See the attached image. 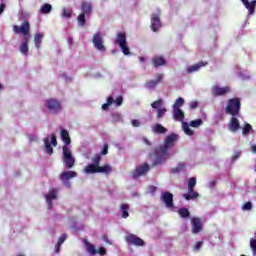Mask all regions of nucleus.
<instances>
[{
  "instance_id": "nucleus-1",
  "label": "nucleus",
  "mask_w": 256,
  "mask_h": 256,
  "mask_svg": "<svg viewBox=\"0 0 256 256\" xmlns=\"http://www.w3.org/2000/svg\"><path fill=\"white\" fill-rule=\"evenodd\" d=\"M177 139H179V135L175 133L170 134L165 138L164 145L156 150V163H161L164 159H169V157L175 155V152L171 151V148L175 145Z\"/></svg>"
},
{
  "instance_id": "nucleus-2",
  "label": "nucleus",
  "mask_w": 256,
  "mask_h": 256,
  "mask_svg": "<svg viewBox=\"0 0 256 256\" xmlns=\"http://www.w3.org/2000/svg\"><path fill=\"white\" fill-rule=\"evenodd\" d=\"M101 162V155L97 154L92 158V164H88L84 168V173L86 175H93V173H104L105 175H109L113 169L111 168V165L106 164L104 166H99V163Z\"/></svg>"
},
{
  "instance_id": "nucleus-3",
  "label": "nucleus",
  "mask_w": 256,
  "mask_h": 256,
  "mask_svg": "<svg viewBox=\"0 0 256 256\" xmlns=\"http://www.w3.org/2000/svg\"><path fill=\"white\" fill-rule=\"evenodd\" d=\"M62 163L66 169H73L75 167V157L71 152V146L62 147Z\"/></svg>"
},
{
  "instance_id": "nucleus-4",
  "label": "nucleus",
  "mask_w": 256,
  "mask_h": 256,
  "mask_svg": "<svg viewBox=\"0 0 256 256\" xmlns=\"http://www.w3.org/2000/svg\"><path fill=\"white\" fill-rule=\"evenodd\" d=\"M241 111V100L239 98H232L226 103V114L237 117Z\"/></svg>"
},
{
  "instance_id": "nucleus-5",
  "label": "nucleus",
  "mask_w": 256,
  "mask_h": 256,
  "mask_svg": "<svg viewBox=\"0 0 256 256\" xmlns=\"http://www.w3.org/2000/svg\"><path fill=\"white\" fill-rule=\"evenodd\" d=\"M92 45L95 50L100 53H105V51H107V48H105V41L103 40V34L101 32H96L92 36Z\"/></svg>"
},
{
  "instance_id": "nucleus-6",
  "label": "nucleus",
  "mask_w": 256,
  "mask_h": 256,
  "mask_svg": "<svg viewBox=\"0 0 256 256\" xmlns=\"http://www.w3.org/2000/svg\"><path fill=\"white\" fill-rule=\"evenodd\" d=\"M46 108L51 115H57V113H61V109H63L61 102L55 98L46 100Z\"/></svg>"
},
{
  "instance_id": "nucleus-7",
  "label": "nucleus",
  "mask_w": 256,
  "mask_h": 256,
  "mask_svg": "<svg viewBox=\"0 0 256 256\" xmlns=\"http://www.w3.org/2000/svg\"><path fill=\"white\" fill-rule=\"evenodd\" d=\"M115 43L120 47L124 55H131V52H129V47L127 46V36L124 33L117 34Z\"/></svg>"
},
{
  "instance_id": "nucleus-8",
  "label": "nucleus",
  "mask_w": 256,
  "mask_h": 256,
  "mask_svg": "<svg viewBox=\"0 0 256 256\" xmlns=\"http://www.w3.org/2000/svg\"><path fill=\"white\" fill-rule=\"evenodd\" d=\"M31 29V26L29 24V21L25 20L21 26L14 25L13 31L16 33V35H23L24 37H31L29 34V31Z\"/></svg>"
},
{
  "instance_id": "nucleus-9",
  "label": "nucleus",
  "mask_w": 256,
  "mask_h": 256,
  "mask_svg": "<svg viewBox=\"0 0 256 256\" xmlns=\"http://www.w3.org/2000/svg\"><path fill=\"white\" fill-rule=\"evenodd\" d=\"M125 241L128 245H133L134 247H145V241L135 234L128 233L125 236Z\"/></svg>"
},
{
  "instance_id": "nucleus-10",
  "label": "nucleus",
  "mask_w": 256,
  "mask_h": 256,
  "mask_svg": "<svg viewBox=\"0 0 256 256\" xmlns=\"http://www.w3.org/2000/svg\"><path fill=\"white\" fill-rule=\"evenodd\" d=\"M74 177H77V172L75 171H63L60 174V181H62L63 185L66 186L67 189H71V182L70 179H74Z\"/></svg>"
},
{
  "instance_id": "nucleus-11",
  "label": "nucleus",
  "mask_w": 256,
  "mask_h": 256,
  "mask_svg": "<svg viewBox=\"0 0 256 256\" xmlns=\"http://www.w3.org/2000/svg\"><path fill=\"white\" fill-rule=\"evenodd\" d=\"M115 105V107H121L123 105V97L118 96L116 99L113 96L107 98L106 103L102 105V111H109V107Z\"/></svg>"
},
{
  "instance_id": "nucleus-12",
  "label": "nucleus",
  "mask_w": 256,
  "mask_h": 256,
  "mask_svg": "<svg viewBox=\"0 0 256 256\" xmlns=\"http://www.w3.org/2000/svg\"><path fill=\"white\" fill-rule=\"evenodd\" d=\"M52 145V146H51ZM45 153L51 155L53 153V147H57V137L54 134L44 139Z\"/></svg>"
},
{
  "instance_id": "nucleus-13",
  "label": "nucleus",
  "mask_w": 256,
  "mask_h": 256,
  "mask_svg": "<svg viewBox=\"0 0 256 256\" xmlns=\"http://www.w3.org/2000/svg\"><path fill=\"white\" fill-rule=\"evenodd\" d=\"M161 11H157L151 15V29L154 32H157L161 29Z\"/></svg>"
},
{
  "instance_id": "nucleus-14",
  "label": "nucleus",
  "mask_w": 256,
  "mask_h": 256,
  "mask_svg": "<svg viewBox=\"0 0 256 256\" xmlns=\"http://www.w3.org/2000/svg\"><path fill=\"white\" fill-rule=\"evenodd\" d=\"M192 233L198 235L203 231V220L201 218L194 217L191 219Z\"/></svg>"
},
{
  "instance_id": "nucleus-15",
  "label": "nucleus",
  "mask_w": 256,
  "mask_h": 256,
  "mask_svg": "<svg viewBox=\"0 0 256 256\" xmlns=\"http://www.w3.org/2000/svg\"><path fill=\"white\" fill-rule=\"evenodd\" d=\"M149 172V164H142L136 167L135 171L132 173L133 179H137L138 177H143V175H147Z\"/></svg>"
},
{
  "instance_id": "nucleus-16",
  "label": "nucleus",
  "mask_w": 256,
  "mask_h": 256,
  "mask_svg": "<svg viewBox=\"0 0 256 256\" xmlns=\"http://www.w3.org/2000/svg\"><path fill=\"white\" fill-rule=\"evenodd\" d=\"M31 39V36H23L22 42L19 47V51L21 55H24L27 57L29 55V41Z\"/></svg>"
},
{
  "instance_id": "nucleus-17",
  "label": "nucleus",
  "mask_w": 256,
  "mask_h": 256,
  "mask_svg": "<svg viewBox=\"0 0 256 256\" xmlns=\"http://www.w3.org/2000/svg\"><path fill=\"white\" fill-rule=\"evenodd\" d=\"M161 201L167 209H173V194L171 192H162Z\"/></svg>"
},
{
  "instance_id": "nucleus-18",
  "label": "nucleus",
  "mask_w": 256,
  "mask_h": 256,
  "mask_svg": "<svg viewBox=\"0 0 256 256\" xmlns=\"http://www.w3.org/2000/svg\"><path fill=\"white\" fill-rule=\"evenodd\" d=\"M58 191L55 189L50 190L47 194L44 195L46 199V203L48 205V209H53V201L57 199Z\"/></svg>"
},
{
  "instance_id": "nucleus-19",
  "label": "nucleus",
  "mask_w": 256,
  "mask_h": 256,
  "mask_svg": "<svg viewBox=\"0 0 256 256\" xmlns=\"http://www.w3.org/2000/svg\"><path fill=\"white\" fill-rule=\"evenodd\" d=\"M212 93H213V95H216L218 97L221 95H227V93H231V87H229V86L220 87V86L216 85V86H213Z\"/></svg>"
},
{
  "instance_id": "nucleus-20",
  "label": "nucleus",
  "mask_w": 256,
  "mask_h": 256,
  "mask_svg": "<svg viewBox=\"0 0 256 256\" xmlns=\"http://www.w3.org/2000/svg\"><path fill=\"white\" fill-rule=\"evenodd\" d=\"M240 127H241V124L239 123V119H237L235 116H232L228 123L229 131H231V133H237Z\"/></svg>"
},
{
  "instance_id": "nucleus-21",
  "label": "nucleus",
  "mask_w": 256,
  "mask_h": 256,
  "mask_svg": "<svg viewBox=\"0 0 256 256\" xmlns=\"http://www.w3.org/2000/svg\"><path fill=\"white\" fill-rule=\"evenodd\" d=\"M205 65H207V62H199L197 64H193V65H190V66H187L186 67V73L188 75H191L193 73H197V71H199L201 69V67H205Z\"/></svg>"
},
{
  "instance_id": "nucleus-22",
  "label": "nucleus",
  "mask_w": 256,
  "mask_h": 256,
  "mask_svg": "<svg viewBox=\"0 0 256 256\" xmlns=\"http://www.w3.org/2000/svg\"><path fill=\"white\" fill-rule=\"evenodd\" d=\"M244 7L248 10V15H255L256 0H241Z\"/></svg>"
},
{
  "instance_id": "nucleus-23",
  "label": "nucleus",
  "mask_w": 256,
  "mask_h": 256,
  "mask_svg": "<svg viewBox=\"0 0 256 256\" xmlns=\"http://www.w3.org/2000/svg\"><path fill=\"white\" fill-rule=\"evenodd\" d=\"M152 65L157 69L158 67L167 65V60L163 56L157 55L152 58Z\"/></svg>"
},
{
  "instance_id": "nucleus-24",
  "label": "nucleus",
  "mask_w": 256,
  "mask_h": 256,
  "mask_svg": "<svg viewBox=\"0 0 256 256\" xmlns=\"http://www.w3.org/2000/svg\"><path fill=\"white\" fill-rule=\"evenodd\" d=\"M160 81H163V74H158L156 76V80H151L146 83V89H155L157 85L160 83Z\"/></svg>"
},
{
  "instance_id": "nucleus-25",
  "label": "nucleus",
  "mask_w": 256,
  "mask_h": 256,
  "mask_svg": "<svg viewBox=\"0 0 256 256\" xmlns=\"http://www.w3.org/2000/svg\"><path fill=\"white\" fill-rule=\"evenodd\" d=\"M173 119L175 121H180V123H185V113L181 109H173Z\"/></svg>"
},
{
  "instance_id": "nucleus-26",
  "label": "nucleus",
  "mask_w": 256,
  "mask_h": 256,
  "mask_svg": "<svg viewBox=\"0 0 256 256\" xmlns=\"http://www.w3.org/2000/svg\"><path fill=\"white\" fill-rule=\"evenodd\" d=\"M151 129H152V133H157L159 135H165V133H167V128H165L161 124H154L151 126Z\"/></svg>"
},
{
  "instance_id": "nucleus-27",
  "label": "nucleus",
  "mask_w": 256,
  "mask_h": 256,
  "mask_svg": "<svg viewBox=\"0 0 256 256\" xmlns=\"http://www.w3.org/2000/svg\"><path fill=\"white\" fill-rule=\"evenodd\" d=\"M61 139L64 143L63 147H69L71 145V137L69 136V132L65 129L61 131Z\"/></svg>"
},
{
  "instance_id": "nucleus-28",
  "label": "nucleus",
  "mask_w": 256,
  "mask_h": 256,
  "mask_svg": "<svg viewBox=\"0 0 256 256\" xmlns=\"http://www.w3.org/2000/svg\"><path fill=\"white\" fill-rule=\"evenodd\" d=\"M184 199H186V201H191V199H197L199 197V193H197V191H195L193 188L192 189H188V193L183 195Z\"/></svg>"
},
{
  "instance_id": "nucleus-29",
  "label": "nucleus",
  "mask_w": 256,
  "mask_h": 256,
  "mask_svg": "<svg viewBox=\"0 0 256 256\" xmlns=\"http://www.w3.org/2000/svg\"><path fill=\"white\" fill-rule=\"evenodd\" d=\"M81 10H82V14L90 15L91 11H93V7L91 6V3L84 1L82 2Z\"/></svg>"
},
{
  "instance_id": "nucleus-30",
  "label": "nucleus",
  "mask_w": 256,
  "mask_h": 256,
  "mask_svg": "<svg viewBox=\"0 0 256 256\" xmlns=\"http://www.w3.org/2000/svg\"><path fill=\"white\" fill-rule=\"evenodd\" d=\"M43 43V34L36 33L34 35V45L37 50L41 49V44Z\"/></svg>"
},
{
  "instance_id": "nucleus-31",
  "label": "nucleus",
  "mask_w": 256,
  "mask_h": 256,
  "mask_svg": "<svg viewBox=\"0 0 256 256\" xmlns=\"http://www.w3.org/2000/svg\"><path fill=\"white\" fill-rule=\"evenodd\" d=\"M182 130L184 131L185 135H188V137H192V135L195 133V131L191 129V125L188 122H182Z\"/></svg>"
},
{
  "instance_id": "nucleus-32",
  "label": "nucleus",
  "mask_w": 256,
  "mask_h": 256,
  "mask_svg": "<svg viewBox=\"0 0 256 256\" xmlns=\"http://www.w3.org/2000/svg\"><path fill=\"white\" fill-rule=\"evenodd\" d=\"M72 16H73V9L69 7L62 8V13H61L62 19H71Z\"/></svg>"
},
{
  "instance_id": "nucleus-33",
  "label": "nucleus",
  "mask_w": 256,
  "mask_h": 256,
  "mask_svg": "<svg viewBox=\"0 0 256 256\" xmlns=\"http://www.w3.org/2000/svg\"><path fill=\"white\" fill-rule=\"evenodd\" d=\"M120 211H121V218L122 219H127V217H129V206H128V204H122L120 206Z\"/></svg>"
},
{
  "instance_id": "nucleus-34",
  "label": "nucleus",
  "mask_w": 256,
  "mask_h": 256,
  "mask_svg": "<svg viewBox=\"0 0 256 256\" xmlns=\"http://www.w3.org/2000/svg\"><path fill=\"white\" fill-rule=\"evenodd\" d=\"M84 245L86 246V249L90 255H97V250L93 244L89 243L87 240H84Z\"/></svg>"
},
{
  "instance_id": "nucleus-35",
  "label": "nucleus",
  "mask_w": 256,
  "mask_h": 256,
  "mask_svg": "<svg viewBox=\"0 0 256 256\" xmlns=\"http://www.w3.org/2000/svg\"><path fill=\"white\" fill-rule=\"evenodd\" d=\"M52 9H53V6H51V4L46 3L41 6L40 13H42L43 15H49V13H51Z\"/></svg>"
},
{
  "instance_id": "nucleus-36",
  "label": "nucleus",
  "mask_w": 256,
  "mask_h": 256,
  "mask_svg": "<svg viewBox=\"0 0 256 256\" xmlns=\"http://www.w3.org/2000/svg\"><path fill=\"white\" fill-rule=\"evenodd\" d=\"M183 105H185V99H183L182 97H179V98L176 99V101L174 102L172 108H173V109H181V107H183Z\"/></svg>"
},
{
  "instance_id": "nucleus-37",
  "label": "nucleus",
  "mask_w": 256,
  "mask_h": 256,
  "mask_svg": "<svg viewBox=\"0 0 256 256\" xmlns=\"http://www.w3.org/2000/svg\"><path fill=\"white\" fill-rule=\"evenodd\" d=\"M113 123H121L123 121V115L119 112H114L111 115Z\"/></svg>"
},
{
  "instance_id": "nucleus-38",
  "label": "nucleus",
  "mask_w": 256,
  "mask_h": 256,
  "mask_svg": "<svg viewBox=\"0 0 256 256\" xmlns=\"http://www.w3.org/2000/svg\"><path fill=\"white\" fill-rule=\"evenodd\" d=\"M249 133H254L253 131V127L251 126V124L249 123H246L243 127V130H242V134L247 137V135H249Z\"/></svg>"
},
{
  "instance_id": "nucleus-39",
  "label": "nucleus",
  "mask_w": 256,
  "mask_h": 256,
  "mask_svg": "<svg viewBox=\"0 0 256 256\" xmlns=\"http://www.w3.org/2000/svg\"><path fill=\"white\" fill-rule=\"evenodd\" d=\"M238 75L242 81H249L251 79V74L247 70L240 71Z\"/></svg>"
},
{
  "instance_id": "nucleus-40",
  "label": "nucleus",
  "mask_w": 256,
  "mask_h": 256,
  "mask_svg": "<svg viewBox=\"0 0 256 256\" xmlns=\"http://www.w3.org/2000/svg\"><path fill=\"white\" fill-rule=\"evenodd\" d=\"M181 171H185V163L180 162L178 165L174 168H172V173H181Z\"/></svg>"
},
{
  "instance_id": "nucleus-41",
  "label": "nucleus",
  "mask_w": 256,
  "mask_h": 256,
  "mask_svg": "<svg viewBox=\"0 0 256 256\" xmlns=\"http://www.w3.org/2000/svg\"><path fill=\"white\" fill-rule=\"evenodd\" d=\"M189 125H190V127L197 129V128L201 127V125H203V120L202 119L192 120V121H190Z\"/></svg>"
},
{
  "instance_id": "nucleus-42",
  "label": "nucleus",
  "mask_w": 256,
  "mask_h": 256,
  "mask_svg": "<svg viewBox=\"0 0 256 256\" xmlns=\"http://www.w3.org/2000/svg\"><path fill=\"white\" fill-rule=\"evenodd\" d=\"M178 214L180 215V217H182V219H187V217H189L190 215L189 210L187 208H180L178 210Z\"/></svg>"
},
{
  "instance_id": "nucleus-43",
  "label": "nucleus",
  "mask_w": 256,
  "mask_h": 256,
  "mask_svg": "<svg viewBox=\"0 0 256 256\" xmlns=\"http://www.w3.org/2000/svg\"><path fill=\"white\" fill-rule=\"evenodd\" d=\"M195 185H197V178L191 177L188 179V189H195Z\"/></svg>"
},
{
  "instance_id": "nucleus-44",
  "label": "nucleus",
  "mask_w": 256,
  "mask_h": 256,
  "mask_svg": "<svg viewBox=\"0 0 256 256\" xmlns=\"http://www.w3.org/2000/svg\"><path fill=\"white\" fill-rule=\"evenodd\" d=\"M250 249H252V255L256 256V239L255 238L250 239Z\"/></svg>"
},
{
  "instance_id": "nucleus-45",
  "label": "nucleus",
  "mask_w": 256,
  "mask_h": 256,
  "mask_svg": "<svg viewBox=\"0 0 256 256\" xmlns=\"http://www.w3.org/2000/svg\"><path fill=\"white\" fill-rule=\"evenodd\" d=\"M164 101L163 99H158L156 101H154L152 104H151V107L153 109H158L159 110V107H161L163 105Z\"/></svg>"
},
{
  "instance_id": "nucleus-46",
  "label": "nucleus",
  "mask_w": 256,
  "mask_h": 256,
  "mask_svg": "<svg viewBox=\"0 0 256 256\" xmlns=\"http://www.w3.org/2000/svg\"><path fill=\"white\" fill-rule=\"evenodd\" d=\"M85 23H87V21L85 20V14L81 13L78 16V25H80V27H85Z\"/></svg>"
},
{
  "instance_id": "nucleus-47",
  "label": "nucleus",
  "mask_w": 256,
  "mask_h": 256,
  "mask_svg": "<svg viewBox=\"0 0 256 256\" xmlns=\"http://www.w3.org/2000/svg\"><path fill=\"white\" fill-rule=\"evenodd\" d=\"M165 113H167V110L165 108H158L157 119H163V117H165Z\"/></svg>"
},
{
  "instance_id": "nucleus-48",
  "label": "nucleus",
  "mask_w": 256,
  "mask_h": 256,
  "mask_svg": "<svg viewBox=\"0 0 256 256\" xmlns=\"http://www.w3.org/2000/svg\"><path fill=\"white\" fill-rule=\"evenodd\" d=\"M243 211H251L253 209V204L251 202H246L242 206Z\"/></svg>"
},
{
  "instance_id": "nucleus-49",
  "label": "nucleus",
  "mask_w": 256,
  "mask_h": 256,
  "mask_svg": "<svg viewBox=\"0 0 256 256\" xmlns=\"http://www.w3.org/2000/svg\"><path fill=\"white\" fill-rule=\"evenodd\" d=\"M28 141L29 143H37L39 141V137H37V135H29Z\"/></svg>"
},
{
  "instance_id": "nucleus-50",
  "label": "nucleus",
  "mask_w": 256,
  "mask_h": 256,
  "mask_svg": "<svg viewBox=\"0 0 256 256\" xmlns=\"http://www.w3.org/2000/svg\"><path fill=\"white\" fill-rule=\"evenodd\" d=\"M140 63L143 65V69H147V58L140 56L139 58Z\"/></svg>"
},
{
  "instance_id": "nucleus-51",
  "label": "nucleus",
  "mask_w": 256,
  "mask_h": 256,
  "mask_svg": "<svg viewBox=\"0 0 256 256\" xmlns=\"http://www.w3.org/2000/svg\"><path fill=\"white\" fill-rule=\"evenodd\" d=\"M156 192H157V187L155 186H149L147 189V193H151V195H155Z\"/></svg>"
},
{
  "instance_id": "nucleus-52",
  "label": "nucleus",
  "mask_w": 256,
  "mask_h": 256,
  "mask_svg": "<svg viewBox=\"0 0 256 256\" xmlns=\"http://www.w3.org/2000/svg\"><path fill=\"white\" fill-rule=\"evenodd\" d=\"M241 157V152H234V155L232 156V163H235L237 159Z\"/></svg>"
},
{
  "instance_id": "nucleus-53",
  "label": "nucleus",
  "mask_w": 256,
  "mask_h": 256,
  "mask_svg": "<svg viewBox=\"0 0 256 256\" xmlns=\"http://www.w3.org/2000/svg\"><path fill=\"white\" fill-rule=\"evenodd\" d=\"M203 247V241H199L194 246V251H199Z\"/></svg>"
},
{
  "instance_id": "nucleus-54",
  "label": "nucleus",
  "mask_w": 256,
  "mask_h": 256,
  "mask_svg": "<svg viewBox=\"0 0 256 256\" xmlns=\"http://www.w3.org/2000/svg\"><path fill=\"white\" fill-rule=\"evenodd\" d=\"M189 106H190V109H197L199 107V102L192 101L190 102Z\"/></svg>"
},
{
  "instance_id": "nucleus-55",
  "label": "nucleus",
  "mask_w": 256,
  "mask_h": 256,
  "mask_svg": "<svg viewBox=\"0 0 256 256\" xmlns=\"http://www.w3.org/2000/svg\"><path fill=\"white\" fill-rule=\"evenodd\" d=\"M65 239H67V234H63V235L59 238L57 244L62 245V243H65Z\"/></svg>"
},
{
  "instance_id": "nucleus-56",
  "label": "nucleus",
  "mask_w": 256,
  "mask_h": 256,
  "mask_svg": "<svg viewBox=\"0 0 256 256\" xmlns=\"http://www.w3.org/2000/svg\"><path fill=\"white\" fill-rule=\"evenodd\" d=\"M131 125L133 127H141V122L139 120H132Z\"/></svg>"
},
{
  "instance_id": "nucleus-57",
  "label": "nucleus",
  "mask_w": 256,
  "mask_h": 256,
  "mask_svg": "<svg viewBox=\"0 0 256 256\" xmlns=\"http://www.w3.org/2000/svg\"><path fill=\"white\" fill-rule=\"evenodd\" d=\"M98 253L99 255H105V253H107V250H105V247H100Z\"/></svg>"
},
{
  "instance_id": "nucleus-58",
  "label": "nucleus",
  "mask_w": 256,
  "mask_h": 256,
  "mask_svg": "<svg viewBox=\"0 0 256 256\" xmlns=\"http://www.w3.org/2000/svg\"><path fill=\"white\" fill-rule=\"evenodd\" d=\"M108 149H109V146H107V144H105V145H104V148H103V150H102V155H107Z\"/></svg>"
},
{
  "instance_id": "nucleus-59",
  "label": "nucleus",
  "mask_w": 256,
  "mask_h": 256,
  "mask_svg": "<svg viewBox=\"0 0 256 256\" xmlns=\"http://www.w3.org/2000/svg\"><path fill=\"white\" fill-rule=\"evenodd\" d=\"M250 150L252 153L256 154V144H251L250 145Z\"/></svg>"
},
{
  "instance_id": "nucleus-60",
  "label": "nucleus",
  "mask_w": 256,
  "mask_h": 256,
  "mask_svg": "<svg viewBox=\"0 0 256 256\" xmlns=\"http://www.w3.org/2000/svg\"><path fill=\"white\" fill-rule=\"evenodd\" d=\"M3 11H5V4H0V15H3Z\"/></svg>"
},
{
  "instance_id": "nucleus-61",
  "label": "nucleus",
  "mask_w": 256,
  "mask_h": 256,
  "mask_svg": "<svg viewBox=\"0 0 256 256\" xmlns=\"http://www.w3.org/2000/svg\"><path fill=\"white\" fill-rule=\"evenodd\" d=\"M61 251V245L56 244L55 246V253H59Z\"/></svg>"
},
{
  "instance_id": "nucleus-62",
  "label": "nucleus",
  "mask_w": 256,
  "mask_h": 256,
  "mask_svg": "<svg viewBox=\"0 0 256 256\" xmlns=\"http://www.w3.org/2000/svg\"><path fill=\"white\" fill-rule=\"evenodd\" d=\"M215 185H216V182H215V181H211V182L209 183L210 189H213V187H215Z\"/></svg>"
},
{
  "instance_id": "nucleus-63",
  "label": "nucleus",
  "mask_w": 256,
  "mask_h": 256,
  "mask_svg": "<svg viewBox=\"0 0 256 256\" xmlns=\"http://www.w3.org/2000/svg\"><path fill=\"white\" fill-rule=\"evenodd\" d=\"M105 243H108L109 245H111V242L109 241V238L107 236L103 237Z\"/></svg>"
},
{
  "instance_id": "nucleus-64",
  "label": "nucleus",
  "mask_w": 256,
  "mask_h": 256,
  "mask_svg": "<svg viewBox=\"0 0 256 256\" xmlns=\"http://www.w3.org/2000/svg\"><path fill=\"white\" fill-rule=\"evenodd\" d=\"M68 43L69 45H73V37H68Z\"/></svg>"
}]
</instances>
